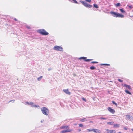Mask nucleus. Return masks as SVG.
<instances>
[{
    "label": "nucleus",
    "mask_w": 133,
    "mask_h": 133,
    "mask_svg": "<svg viewBox=\"0 0 133 133\" xmlns=\"http://www.w3.org/2000/svg\"><path fill=\"white\" fill-rule=\"evenodd\" d=\"M93 131L96 133H101L102 132L101 130L98 129H93Z\"/></svg>",
    "instance_id": "0eeeda50"
},
{
    "label": "nucleus",
    "mask_w": 133,
    "mask_h": 133,
    "mask_svg": "<svg viewBox=\"0 0 133 133\" xmlns=\"http://www.w3.org/2000/svg\"><path fill=\"white\" fill-rule=\"evenodd\" d=\"M91 63H92V64H95V63H97L98 62H95V61H92V62H91Z\"/></svg>",
    "instance_id": "2f4dec72"
},
{
    "label": "nucleus",
    "mask_w": 133,
    "mask_h": 133,
    "mask_svg": "<svg viewBox=\"0 0 133 133\" xmlns=\"http://www.w3.org/2000/svg\"><path fill=\"white\" fill-rule=\"evenodd\" d=\"M14 20H15V21H17V19L16 18H15L14 19Z\"/></svg>",
    "instance_id": "79ce46f5"
},
{
    "label": "nucleus",
    "mask_w": 133,
    "mask_h": 133,
    "mask_svg": "<svg viewBox=\"0 0 133 133\" xmlns=\"http://www.w3.org/2000/svg\"><path fill=\"white\" fill-rule=\"evenodd\" d=\"M120 5L121 4L120 3H118L117 4H115V5L117 7H118L120 6Z\"/></svg>",
    "instance_id": "412c9836"
},
{
    "label": "nucleus",
    "mask_w": 133,
    "mask_h": 133,
    "mask_svg": "<svg viewBox=\"0 0 133 133\" xmlns=\"http://www.w3.org/2000/svg\"><path fill=\"white\" fill-rule=\"evenodd\" d=\"M114 123V122H108L107 123V124L110 125H112V124H113Z\"/></svg>",
    "instance_id": "f3484780"
},
{
    "label": "nucleus",
    "mask_w": 133,
    "mask_h": 133,
    "mask_svg": "<svg viewBox=\"0 0 133 133\" xmlns=\"http://www.w3.org/2000/svg\"><path fill=\"white\" fill-rule=\"evenodd\" d=\"M94 7L96 8H98V7L97 5V4H94Z\"/></svg>",
    "instance_id": "4be33fe9"
},
{
    "label": "nucleus",
    "mask_w": 133,
    "mask_h": 133,
    "mask_svg": "<svg viewBox=\"0 0 133 133\" xmlns=\"http://www.w3.org/2000/svg\"><path fill=\"white\" fill-rule=\"evenodd\" d=\"M90 122H92V121H90Z\"/></svg>",
    "instance_id": "de8ad7c7"
},
{
    "label": "nucleus",
    "mask_w": 133,
    "mask_h": 133,
    "mask_svg": "<svg viewBox=\"0 0 133 133\" xmlns=\"http://www.w3.org/2000/svg\"><path fill=\"white\" fill-rule=\"evenodd\" d=\"M100 65H108V66L110 65L109 64H100Z\"/></svg>",
    "instance_id": "b1692460"
},
{
    "label": "nucleus",
    "mask_w": 133,
    "mask_h": 133,
    "mask_svg": "<svg viewBox=\"0 0 133 133\" xmlns=\"http://www.w3.org/2000/svg\"><path fill=\"white\" fill-rule=\"evenodd\" d=\"M41 110L43 114L45 115H48L49 111L48 109L45 107H43L41 108Z\"/></svg>",
    "instance_id": "f257e3e1"
},
{
    "label": "nucleus",
    "mask_w": 133,
    "mask_h": 133,
    "mask_svg": "<svg viewBox=\"0 0 133 133\" xmlns=\"http://www.w3.org/2000/svg\"><path fill=\"white\" fill-rule=\"evenodd\" d=\"M81 131V129L79 130V131Z\"/></svg>",
    "instance_id": "c03bdc74"
},
{
    "label": "nucleus",
    "mask_w": 133,
    "mask_h": 133,
    "mask_svg": "<svg viewBox=\"0 0 133 133\" xmlns=\"http://www.w3.org/2000/svg\"><path fill=\"white\" fill-rule=\"evenodd\" d=\"M82 98L83 100L85 102H86V100L85 98H84V97H82Z\"/></svg>",
    "instance_id": "72a5a7b5"
},
{
    "label": "nucleus",
    "mask_w": 133,
    "mask_h": 133,
    "mask_svg": "<svg viewBox=\"0 0 133 133\" xmlns=\"http://www.w3.org/2000/svg\"><path fill=\"white\" fill-rule=\"evenodd\" d=\"M71 131V130H64L61 132V133H64L68 132H69Z\"/></svg>",
    "instance_id": "9b49d317"
},
{
    "label": "nucleus",
    "mask_w": 133,
    "mask_h": 133,
    "mask_svg": "<svg viewBox=\"0 0 133 133\" xmlns=\"http://www.w3.org/2000/svg\"><path fill=\"white\" fill-rule=\"evenodd\" d=\"M87 58L86 57H81L79 58V59H85Z\"/></svg>",
    "instance_id": "aec40b11"
},
{
    "label": "nucleus",
    "mask_w": 133,
    "mask_h": 133,
    "mask_svg": "<svg viewBox=\"0 0 133 133\" xmlns=\"http://www.w3.org/2000/svg\"><path fill=\"white\" fill-rule=\"evenodd\" d=\"M126 118L127 119L130 121L133 120V117L132 116L130 115H126Z\"/></svg>",
    "instance_id": "39448f33"
},
{
    "label": "nucleus",
    "mask_w": 133,
    "mask_h": 133,
    "mask_svg": "<svg viewBox=\"0 0 133 133\" xmlns=\"http://www.w3.org/2000/svg\"><path fill=\"white\" fill-rule=\"evenodd\" d=\"M25 103L29 105H31V106L33 105L34 104L32 102H30L29 103L28 102H25Z\"/></svg>",
    "instance_id": "4468645a"
},
{
    "label": "nucleus",
    "mask_w": 133,
    "mask_h": 133,
    "mask_svg": "<svg viewBox=\"0 0 133 133\" xmlns=\"http://www.w3.org/2000/svg\"><path fill=\"white\" fill-rule=\"evenodd\" d=\"M132 131H133V129H132Z\"/></svg>",
    "instance_id": "a18cd8bd"
},
{
    "label": "nucleus",
    "mask_w": 133,
    "mask_h": 133,
    "mask_svg": "<svg viewBox=\"0 0 133 133\" xmlns=\"http://www.w3.org/2000/svg\"><path fill=\"white\" fill-rule=\"evenodd\" d=\"M112 102L116 106H117V104L116 103H115L114 101H112Z\"/></svg>",
    "instance_id": "c85d7f7f"
},
{
    "label": "nucleus",
    "mask_w": 133,
    "mask_h": 133,
    "mask_svg": "<svg viewBox=\"0 0 133 133\" xmlns=\"http://www.w3.org/2000/svg\"><path fill=\"white\" fill-rule=\"evenodd\" d=\"M119 127V125L117 124H114L113 127L114 128H118Z\"/></svg>",
    "instance_id": "ddd939ff"
},
{
    "label": "nucleus",
    "mask_w": 133,
    "mask_h": 133,
    "mask_svg": "<svg viewBox=\"0 0 133 133\" xmlns=\"http://www.w3.org/2000/svg\"><path fill=\"white\" fill-rule=\"evenodd\" d=\"M117 17H121L122 18L124 16V15H123L119 14V13H118L117 14Z\"/></svg>",
    "instance_id": "f8f14e48"
},
{
    "label": "nucleus",
    "mask_w": 133,
    "mask_h": 133,
    "mask_svg": "<svg viewBox=\"0 0 133 133\" xmlns=\"http://www.w3.org/2000/svg\"><path fill=\"white\" fill-rule=\"evenodd\" d=\"M118 80L120 82H123V80L119 79H118Z\"/></svg>",
    "instance_id": "473e14b6"
},
{
    "label": "nucleus",
    "mask_w": 133,
    "mask_h": 133,
    "mask_svg": "<svg viewBox=\"0 0 133 133\" xmlns=\"http://www.w3.org/2000/svg\"><path fill=\"white\" fill-rule=\"evenodd\" d=\"M38 106V105H33V104L32 105H31V107H37Z\"/></svg>",
    "instance_id": "c756f323"
},
{
    "label": "nucleus",
    "mask_w": 133,
    "mask_h": 133,
    "mask_svg": "<svg viewBox=\"0 0 133 133\" xmlns=\"http://www.w3.org/2000/svg\"><path fill=\"white\" fill-rule=\"evenodd\" d=\"M86 118H84L83 119H82L80 120V121L82 122H84L85 121Z\"/></svg>",
    "instance_id": "393cba45"
},
{
    "label": "nucleus",
    "mask_w": 133,
    "mask_h": 133,
    "mask_svg": "<svg viewBox=\"0 0 133 133\" xmlns=\"http://www.w3.org/2000/svg\"><path fill=\"white\" fill-rule=\"evenodd\" d=\"M43 77V76H41L40 77L38 78H37V79L38 81H40L41 80V78Z\"/></svg>",
    "instance_id": "5701e85b"
},
{
    "label": "nucleus",
    "mask_w": 133,
    "mask_h": 133,
    "mask_svg": "<svg viewBox=\"0 0 133 133\" xmlns=\"http://www.w3.org/2000/svg\"><path fill=\"white\" fill-rule=\"evenodd\" d=\"M68 126H63L61 127V129L67 128H68Z\"/></svg>",
    "instance_id": "7c9ffc66"
},
{
    "label": "nucleus",
    "mask_w": 133,
    "mask_h": 133,
    "mask_svg": "<svg viewBox=\"0 0 133 133\" xmlns=\"http://www.w3.org/2000/svg\"><path fill=\"white\" fill-rule=\"evenodd\" d=\"M109 133H115L116 132L115 130H110L109 131Z\"/></svg>",
    "instance_id": "2eb2a0df"
},
{
    "label": "nucleus",
    "mask_w": 133,
    "mask_h": 133,
    "mask_svg": "<svg viewBox=\"0 0 133 133\" xmlns=\"http://www.w3.org/2000/svg\"><path fill=\"white\" fill-rule=\"evenodd\" d=\"M38 32L41 34L44 35L48 34V33L44 29H41L38 30Z\"/></svg>",
    "instance_id": "f03ea898"
},
{
    "label": "nucleus",
    "mask_w": 133,
    "mask_h": 133,
    "mask_svg": "<svg viewBox=\"0 0 133 133\" xmlns=\"http://www.w3.org/2000/svg\"><path fill=\"white\" fill-rule=\"evenodd\" d=\"M108 109L111 113L113 114H114L115 112V110L112 109L111 107H109L108 108Z\"/></svg>",
    "instance_id": "423d86ee"
},
{
    "label": "nucleus",
    "mask_w": 133,
    "mask_h": 133,
    "mask_svg": "<svg viewBox=\"0 0 133 133\" xmlns=\"http://www.w3.org/2000/svg\"><path fill=\"white\" fill-rule=\"evenodd\" d=\"M120 11L122 13H124L125 12V11L123 9H120Z\"/></svg>",
    "instance_id": "cd10ccee"
},
{
    "label": "nucleus",
    "mask_w": 133,
    "mask_h": 133,
    "mask_svg": "<svg viewBox=\"0 0 133 133\" xmlns=\"http://www.w3.org/2000/svg\"><path fill=\"white\" fill-rule=\"evenodd\" d=\"M124 129L125 130H127L128 129V128L127 127H124Z\"/></svg>",
    "instance_id": "e433bc0d"
},
{
    "label": "nucleus",
    "mask_w": 133,
    "mask_h": 133,
    "mask_svg": "<svg viewBox=\"0 0 133 133\" xmlns=\"http://www.w3.org/2000/svg\"><path fill=\"white\" fill-rule=\"evenodd\" d=\"M118 133H121V132H119Z\"/></svg>",
    "instance_id": "49530a36"
},
{
    "label": "nucleus",
    "mask_w": 133,
    "mask_h": 133,
    "mask_svg": "<svg viewBox=\"0 0 133 133\" xmlns=\"http://www.w3.org/2000/svg\"><path fill=\"white\" fill-rule=\"evenodd\" d=\"M90 69L91 70H93L95 69L96 68L94 66H92L90 67Z\"/></svg>",
    "instance_id": "a211bd4d"
},
{
    "label": "nucleus",
    "mask_w": 133,
    "mask_h": 133,
    "mask_svg": "<svg viewBox=\"0 0 133 133\" xmlns=\"http://www.w3.org/2000/svg\"><path fill=\"white\" fill-rule=\"evenodd\" d=\"M79 126L81 127H82L83 126V125L82 124H79Z\"/></svg>",
    "instance_id": "f704fd0d"
},
{
    "label": "nucleus",
    "mask_w": 133,
    "mask_h": 133,
    "mask_svg": "<svg viewBox=\"0 0 133 133\" xmlns=\"http://www.w3.org/2000/svg\"><path fill=\"white\" fill-rule=\"evenodd\" d=\"M99 119H107V118H104V117H100L99 118Z\"/></svg>",
    "instance_id": "bb28decb"
},
{
    "label": "nucleus",
    "mask_w": 133,
    "mask_h": 133,
    "mask_svg": "<svg viewBox=\"0 0 133 133\" xmlns=\"http://www.w3.org/2000/svg\"><path fill=\"white\" fill-rule=\"evenodd\" d=\"M93 129H87L86 130V131H87V132H88V131L90 132V131H93Z\"/></svg>",
    "instance_id": "6ab92c4d"
},
{
    "label": "nucleus",
    "mask_w": 133,
    "mask_h": 133,
    "mask_svg": "<svg viewBox=\"0 0 133 133\" xmlns=\"http://www.w3.org/2000/svg\"><path fill=\"white\" fill-rule=\"evenodd\" d=\"M92 60H93L92 59H85V61L86 62H89V61H92Z\"/></svg>",
    "instance_id": "a878e982"
},
{
    "label": "nucleus",
    "mask_w": 133,
    "mask_h": 133,
    "mask_svg": "<svg viewBox=\"0 0 133 133\" xmlns=\"http://www.w3.org/2000/svg\"><path fill=\"white\" fill-rule=\"evenodd\" d=\"M110 13L113 16L117 17V14L118 13L113 12H110Z\"/></svg>",
    "instance_id": "6e6552de"
},
{
    "label": "nucleus",
    "mask_w": 133,
    "mask_h": 133,
    "mask_svg": "<svg viewBox=\"0 0 133 133\" xmlns=\"http://www.w3.org/2000/svg\"><path fill=\"white\" fill-rule=\"evenodd\" d=\"M85 1H86L89 2H90L91 1V0H86Z\"/></svg>",
    "instance_id": "c9c22d12"
},
{
    "label": "nucleus",
    "mask_w": 133,
    "mask_h": 133,
    "mask_svg": "<svg viewBox=\"0 0 133 133\" xmlns=\"http://www.w3.org/2000/svg\"><path fill=\"white\" fill-rule=\"evenodd\" d=\"M27 27L28 28V29H29L30 28V27H29L28 26H27Z\"/></svg>",
    "instance_id": "a19ab883"
},
{
    "label": "nucleus",
    "mask_w": 133,
    "mask_h": 133,
    "mask_svg": "<svg viewBox=\"0 0 133 133\" xmlns=\"http://www.w3.org/2000/svg\"><path fill=\"white\" fill-rule=\"evenodd\" d=\"M54 49L56 51H63V48L61 46H55L54 48Z\"/></svg>",
    "instance_id": "7ed1b4c3"
},
{
    "label": "nucleus",
    "mask_w": 133,
    "mask_h": 133,
    "mask_svg": "<svg viewBox=\"0 0 133 133\" xmlns=\"http://www.w3.org/2000/svg\"><path fill=\"white\" fill-rule=\"evenodd\" d=\"M63 91L67 94L70 95L71 94L70 92L69 91L68 89H64L63 90Z\"/></svg>",
    "instance_id": "1a4fd4ad"
},
{
    "label": "nucleus",
    "mask_w": 133,
    "mask_h": 133,
    "mask_svg": "<svg viewBox=\"0 0 133 133\" xmlns=\"http://www.w3.org/2000/svg\"><path fill=\"white\" fill-rule=\"evenodd\" d=\"M125 92L127 94H129L131 95V93L128 90H125Z\"/></svg>",
    "instance_id": "dca6fc26"
},
{
    "label": "nucleus",
    "mask_w": 133,
    "mask_h": 133,
    "mask_svg": "<svg viewBox=\"0 0 133 133\" xmlns=\"http://www.w3.org/2000/svg\"><path fill=\"white\" fill-rule=\"evenodd\" d=\"M44 121V120H42L41 121V123H42L43 121Z\"/></svg>",
    "instance_id": "ea45409f"
},
{
    "label": "nucleus",
    "mask_w": 133,
    "mask_h": 133,
    "mask_svg": "<svg viewBox=\"0 0 133 133\" xmlns=\"http://www.w3.org/2000/svg\"><path fill=\"white\" fill-rule=\"evenodd\" d=\"M12 101V100L10 101H9V102H11Z\"/></svg>",
    "instance_id": "37998d69"
},
{
    "label": "nucleus",
    "mask_w": 133,
    "mask_h": 133,
    "mask_svg": "<svg viewBox=\"0 0 133 133\" xmlns=\"http://www.w3.org/2000/svg\"><path fill=\"white\" fill-rule=\"evenodd\" d=\"M124 86L126 88H128L129 90H131V88L130 86L129 85H128L126 84H124Z\"/></svg>",
    "instance_id": "9d476101"
},
{
    "label": "nucleus",
    "mask_w": 133,
    "mask_h": 133,
    "mask_svg": "<svg viewBox=\"0 0 133 133\" xmlns=\"http://www.w3.org/2000/svg\"><path fill=\"white\" fill-rule=\"evenodd\" d=\"M106 130L107 131H109L110 130L108 129H106Z\"/></svg>",
    "instance_id": "58836bf2"
},
{
    "label": "nucleus",
    "mask_w": 133,
    "mask_h": 133,
    "mask_svg": "<svg viewBox=\"0 0 133 133\" xmlns=\"http://www.w3.org/2000/svg\"><path fill=\"white\" fill-rule=\"evenodd\" d=\"M51 70V68H48V71H50V70Z\"/></svg>",
    "instance_id": "4c0bfd02"
},
{
    "label": "nucleus",
    "mask_w": 133,
    "mask_h": 133,
    "mask_svg": "<svg viewBox=\"0 0 133 133\" xmlns=\"http://www.w3.org/2000/svg\"><path fill=\"white\" fill-rule=\"evenodd\" d=\"M80 2L85 6L89 8H91L92 7V5L88 4L86 2L82 1H80Z\"/></svg>",
    "instance_id": "20e7f679"
}]
</instances>
